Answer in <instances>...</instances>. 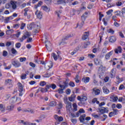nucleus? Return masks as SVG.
<instances>
[{
    "label": "nucleus",
    "instance_id": "62",
    "mask_svg": "<svg viewBox=\"0 0 125 125\" xmlns=\"http://www.w3.org/2000/svg\"><path fill=\"white\" fill-rule=\"evenodd\" d=\"M113 116H115L114 114V112H113V111L110 112L109 114V117H110V118H112Z\"/></svg>",
    "mask_w": 125,
    "mask_h": 125
},
{
    "label": "nucleus",
    "instance_id": "2",
    "mask_svg": "<svg viewBox=\"0 0 125 125\" xmlns=\"http://www.w3.org/2000/svg\"><path fill=\"white\" fill-rule=\"evenodd\" d=\"M44 42L47 50H48V51H50L51 50V47H52V44H51L50 42L47 40H46Z\"/></svg>",
    "mask_w": 125,
    "mask_h": 125
},
{
    "label": "nucleus",
    "instance_id": "15",
    "mask_svg": "<svg viewBox=\"0 0 125 125\" xmlns=\"http://www.w3.org/2000/svg\"><path fill=\"white\" fill-rule=\"evenodd\" d=\"M115 76H116V71H115V69L113 68L111 70L110 77L111 79H113V78H115Z\"/></svg>",
    "mask_w": 125,
    "mask_h": 125
},
{
    "label": "nucleus",
    "instance_id": "38",
    "mask_svg": "<svg viewBox=\"0 0 125 125\" xmlns=\"http://www.w3.org/2000/svg\"><path fill=\"white\" fill-rule=\"evenodd\" d=\"M39 58V57L37 56L36 59H35V63H37L38 64H41V61L40 60H38V59Z\"/></svg>",
    "mask_w": 125,
    "mask_h": 125
},
{
    "label": "nucleus",
    "instance_id": "60",
    "mask_svg": "<svg viewBox=\"0 0 125 125\" xmlns=\"http://www.w3.org/2000/svg\"><path fill=\"white\" fill-rule=\"evenodd\" d=\"M111 12H113L112 9L109 10L107 12H106V14H107V15H110Z\"/></svg>",
    "mask_w": 125,
    "mask_h": 125
},
{
    "label": "nucleus",
    "instance_id": "31",
    "mask_svg": "<svg viewBox=\"0 0 125 125\" xmlns=\"http://www.w3.org/2000/svg\"><path fill=\"white\" fill-rule=\"evenodd\" d=\"M25 39H27V36H25L24 35H23L22 38H20V41L21 42H23V41H24V40H25Z\"/></svg>",
    "mask_w": 125,
    "mask_h": 125
},
{
    "label": "nucleus",
    "instance_id": "46",
    "mask_svg": "<svg viewBox=\"0 0 125 125\" xmlns=\"http://www.w3.org/2000/svg\"><path fill=\"white\" fill-rule=\"evenodd\" d=\"M69 85H70V86H71V87H74V86H75V83L73 82H70L69 83Z\"/></svg>",
    "mask_w": 125,
    "mask_h": 125
},
{
    "label": "nucleus",
    "instance_id": "58",
    "mask_svg": "<svg viewBox=\"0 0 125 125\" xmlns=\"http://www.w3.org/2000/svg\"><path fill=\"white\" fill-rule=\"evenodd\" d=\"M125 88V86H124V84H121L119 88V90H122V89H124Z\"/></svg>",
    "mask_w": 125,
    "mask_h": 125
},
{
    "label": "nucleus",
    "instance_id": "5",
    "mask_svg": "<svg viewBox=\"0 0 125 125\" xmlns=\"http://www.w3.org/2000/svg\"><path fill=\"white\" fill-rule=\"evenodd\" d=\"M59 86L61 87V88H59L58 89V93H59V94H62L64 92L63 90H64V89H65L66 88L64 85L61 84H60Z\"/></svg>",
    "mask_w": 125,
    "mask_h": 125
},
{
    "label": "nucleus",
    "instance_id": "1",
    "mask_svg": "<svg viewBox=\"0 0 125 125\" xmlns=\"http://www.w3.org/2000/svg\"><path fill=\"white\" fill-rule=\"evenodd\" d=\"M56 87L57 86L55 84H48L46 85L45 88L40 87V89L42 93H44L45 92H47V91H48V89H49L50 88H52V89H55Z\"/></svg>",
    "mask_w": 125,
    "mask_h": 125
},
{
    "label": "nucleus",
    "instance_id": "12",
    "mask_svg": "<svg viewBox=\"0 0 125 125\" xmlns=\"http://www.w3.org/2000/svg\"><path fill=\"white\" fill-rule=\"evenodd\" d=\"M108 41L109 42H115L117 41V38L115 36H111L109 37Z\"/></svg>",
    "mask_w": 125,
    "mask_h": 125
},
{
    "label": "nucleus",
    "instance_id": "29",
    "mask_svg": "<svg viewBox=\"0 0 125 125\" xmlns=\"http://www.w3.org/2000/svg\"><path fill=\"white\" fill-rule=\"evenodd\" d=\"M89 80H90L89 77H86L84 79H83L82 81L83 82L85 83H88L89 82Z\"/></svg>",
    "mask_w": 125,
    "mask_h": 125
},
{
    "label": "nucleus",
    "instance_id": "63",
    "mask_svg": "<svg viewBox=\"0 0 125 125\" xmlns=\"http://www.w3.org/2000/svg\"><path fill=\"white\" fill-rule=\"evenodd\" d=\"M118 100V97H114L113 98L112 101L113 102H116Z\"/></svg>",
    "mask_w": 125,
    "mask_h": 125
},
{
    "label": "nucleus",
    "instance_id": "53",
    "mask_svg": "<svg viewBox=\"0 0 125 125\" xmlns=\"http://www.w3.org/2000/svg\"><path fill=\"white\" fill-rule=\"evenodd\" d=\"M9 21H10V20L8 17L5 18L4 23H7L8 22H9Z\"/></svg>",
    "mask_w": 125,
    "mask_h": 125
},
{
    "label": "nucleus",
    "instance_id": "3",
    "mask_svg": "<svg viewBox=\"0 0 125 125\" xmlns=\"http://www.w3.org/2000/svg\"><path fill=\"white\" fill-rule=\"evenodd\" d=\"M60 52H57V55H56L55 53H53V57L54 59V60H55V61H56V60H57V59H60V60H62V58H61V57L60 56Z\"/></svg>",
    "mask_w": 125,
    "mask_h": 125
},
{
    "label": "nucleus",
    "instance_id": "64",
    "mask_svg": "<svg viewBox=\"0 0 125 125\" xmlns=\"http://www.w3.org/2000/svg\"><path fill=\"white\" fill-rule=\"evenodd\" d=\"M124 13H125V7L122 8V17H125V15H124Z\"/></svg>",
    "mask_w": 125,
    "mask_h": 125
},
{
    "label": "nucleus",
    "instance_id": "54",
    "mask_svg": "<svg viewBox=\"0 0 125 125\" xmlns=\"http://www.w3.org/2000/svg\"><path fill=\"white\" fill-rule=\"evenodd\" d=\"M33 42V38H29L27 40V42Z\"/></svg>",
    "mask_w": 125,
    "mask_h": 125
},
{
    "label": "nucleus",
    "instance_id": "37",
    "mask_svg": "<svg viewBox=\"0 0 125 125\" xmlns=\"http://www.w3.org/2000/svg\"><path fill=\"white\" fill-rule=\"evenodd\" d=\"M63 84L65 88L68 86V85L69 84V83L68 82V79H66V81L63 82Z\"/></svg>",
    "mask_w": 125,
    "mask_h": 125
},
{
    "label": "nucleus",
    "instance_id": "52",
    "mask_svg": "<svg viewBox=\"0 0 125 125\" xmlns=\"http://www.w3.org/2000/svg\"><path fill=\"white\" fill-rule=\"evenodd\" d=\"M29 65H30V66H31V67H32L33 68H35V67H36V64H35L32 62H30L29 63Z\"/></svg>",
    "mask_w": 125,
    "mask_h": 125
},
{
    "label": "nucleus",
    "instance_id": "33",
    "mask_svg": "<svg viewBox=\"0 0 125 125\" xmlns=\"http://www.w3.org/2000/svg\"><path fill=\"white\" fill-rule=\"evenodd\" d=\"M11 82H12L11 79H7L5 80V83L6 84H8V83H11Z\"/></svg>",
    "mask_w": 125,
    "mask_h": 125
},
{
    "label": "nucleus",
    "instance_id": "55",
    "mask_svg": "<svg viewBox=\"0 0 125 125\" xmlns=\"http://www.w3.org/2000/svg\"><path fill=\"white\" fill-rule=\"evenodd\" d=\"M63 107V104H62V103H60L59 104V107H58V109L59 110H60V109H62V107Z\"/></svg>",
    "mask_w": 125,
    "mask_h": 125
},
{
    "label": "nucleus",
    "instance_id": "28",
    "mask_svg": "<svg viewBox=\"0 0 125 125\" xmlns=\"http://www.w3.org/2000/svg\"><path fill=\"white\" fill-rule=\"evenodd\" d=\"M42 1H40L37 5H35V7L36 9H37L38 7H39V6H42Z\"/></svg>",
    "mask_w": 125,
    "mask_h": 125
},
{
    "label": "nucleus",
    "instance_id": "9",
    "mask_svg": "<svg viewBox=\"0 0 125 125\" xmlns=\"http://www.w3.org/2000/svg\"><path fill=\"white\" fill-rule=\"evenodd\" d=\"M88 36H89V32H85L84 35L82 36V40L85 41L88 38Z\"/></svg>",
    "mask_w": 125,
    "mask_h": 125
},
{
    "label": "nucleus",
    "instance_id": "61",
    "mask_svg": "<svg viewBox=\"0 0 125 125\" xmlns=\"http://www.w3.org/2000/svg\"><path fill=\"white\" fill-rule=\"evenodd\" d=\"M79 113H85V111H84V110H83V108H81L79 110Z\"/></svg>",
    "mask_w": 125,
    "mask_h": 125
},
{
    "label": "nucleus",
    "instance_id": "7",
    "mask_svg": "<svg viewBox=\"0 0 125 125\" xmlns=\"http://www.w3.org/2000/svg\"><path fill=\"white\" fill-rule=\"evenodd\" d=\"M99 110L100 111V113H101V114H105V113H108V110H107V108L102 107L101 108H99Z\"/></svg>",
    "mask_w": 125,
    "mask_h": 125
},
{
    "label": "nucleus",
    "instance_id": "13",
    "mask_svg": "<svg viewBox=\"0 0 125 125\" xmlns=\"http://www.w3.org/2000/svg\"><path fill=\"white\" fill-rule=\"evenodd\" d=\"M29 28H30V30H32V29L34 28H40L39 25L38 24H35V23L32 22L29 25Z\"/></svg>",
    "mask_w": 125,
    "mask_h": 125
},
{
    "label": "nucleus",
    "instance_id": "22",
    "mask_svg": "<svg viewBox=\"0 0 125 125\" xmlns=\"http://www.w3.org/2000/svg\"><path fill=\"white\" fill-rule=\"evenodd\" d=\"M42 9L44 10V11H46V12H49V8L47 7V6H42Z\"/></svg>",
    "mask_w": 125,
    "mask_h": 125
},
{
    "label": "nucleus",
    "instance_id": "34",
    "mask_svg": "<svg viewBox=\"0 0 125 125\" xmlns=\"http://www.w3.org/2000/svg\"><path fill=\"white\" fill-rule=\"evenodd\" d=\"M113 113H114V116L116 115H118V112H119V110H118L117 109H113Z\"/></svg>",
    "mask_w": 125,
    "mask_h": 125
},
{
    "label": "nucleus",
    "instance_id": "35",
    "mask_svg": "<svg viewBox=\"0 0 125 125\" xmlns=\"http://www.w3.org/2000/svg\"><path fill=\"white\" fill-rule=\"evenodd\" d=\"M86 18V16L84 15V14H83L81 17V20L82 21H85V19Z\"/></svg>",
    "mask_w": 125,
    "mask_h": 125
},
{
    "label": "nucleus",
    "instance_id": "45",
    "mask_svg": "<svg viewBox=\"0 0 125 125\" xmlns=\"http://www.w3.org/2000/svg\"><path fill=\"white\" fill-rule=\"evenodd\" d=\"M26 58L23 57V58H20V62H25L26 61Z\"/></svg>",
    "mask_w": 125,
    "mask_h": 125
},
{
    "label": "nucleus",
    "instance_id": "10",
    "mask_svg": "<svg viewBox=\"0 0 125 125\" xmlns=\"http://www.w3.org/2000/svg\"><path fill=\"white\" fill-rule=\"evenodd\" d=\"M74 37V34H70L66 35L63 39H62V42H65V41H67V40H69L70 38H73Z\"/></svg>",
    "mask_w": 125,
    "mask_h": 125
},
{
    "label": "nucleus",
    "instance_id": "4",
    "mask_svg": "<svg viewBox=\"0 0 125 125\" xmlns=\"http://www.w3.org/2000/svg\"><path fill=\"white\" fill-rule=\"evenodd\" d=\"M12 64L16 68H18L21 66V63L18 61H13L12 62Z\"/></svg>",
    "mask_w": 125,
    "mask_h": 125
},
{
    "label": "nucleus",
    "instance_id": "18",
    "mask_svg": "<svg viewBox=\"0 0 125 125\" xmlns=\"http://www.w3.org/2000/svg\"><path fill=\"white\" fill-rule=\"evenodd\" d=\"M113 51H111L109 52H108L107 54H106L105 55V58L107 60V59H109L110 58V57L111 56V55H112V54H113Z\"/></svg>",
    "mask_w": 125,
    "mask_h": 125
},
{
    "label": "nucleus",
    "instance_id": "32",
    "mask_svg": "<svg viewBox=\"0 0 125 125\" xmlns=\"http://www.w3.org/2000/svg\"><path fill=\"white\" fill-rule=\"evenodd\" d=\"M40 85H41V86H44V85L46 86V82L44 81H41L40 83Z\"/></svg>",
    "mask_w": 125,
    "mask_h": 125
},
{
    "label": "nucleus",
    "instance_id": "50",
    "mask_svg": "<svg viewBox=\"0 0 125 125\" xmlns=\"http://www.w3.org/2000/svg\"><path fill=\"white\" fill-rule=\"evenodd\" d=\"M57 1L58 4H62V3H64V2H63V0H57Z\"/></svg>",
    "mask_w": 125,
    "mask_h": 125
},
{
    "label": "nucleus",
    "instance_id": "20",
    "mask_svg": "<svg viewBox=\"0 0 125 125\" xmlns=\"http://www.w3.org/2000/svg\"><path fill=\"white\" fill-rule=\"evenodd\" d=\"M93 91L94 92H95V95H98L100 94V90H99L98 89H96L95 90V88H93Z\"/></svg>",
    "mask_w": 125,
    "mask_h": 125
},
{
    "label": "nucleus",
    "instance_id": "25",
    "mask_svg": "<svg viewBox=\"0 0 125 125\" xmlns=\"http://www.w3.org/2000/svg\"><path fill=\"white\" fill-rule=\"evenodd\" d=\"M11 52H12V54H14V55H16L17 53H18V52L14 48H12L11 50Z\"/></svg>",
    "mask_w": 125,
    "mask_h": 125
},
{
    "label": "nucleus",
    "instance_id": "51",
    "mask_svg": "<svg viewBox=\"0 0 125 125\" xmlns=\"http://www.w3.org/2000/svg\"><path fill=\"white\" fill-rule=\"evenodd\" d=\"M65 93L66 94L69 95L71 93V89L68 88L66 90Z\"/></svg>",
    "mask_w": 125,
    "mask_h": 125
},
{
    "label": "nucleus",
    "instance_id": "57",
    "mask_svg": "<svg viewBox=\"0 0 125 125\" xmlns=\"http://www.w3.org/2000/svg\"><path fill=\"white\" fill-rule=\"evenodd\" d=\"M68 99L70 102H73V101H74L75 100V99H73V97H71V96L68 97Z\"/></svg>",
    "mask_w": 125,
    "mask_h": 125
},
{
    "label": "nucleus",
    "instance_id": "27",
    "mask_svg": "<svg viewBox=\"0 0 125 125\" xmlns=\"http://www.w3.org/2000/svg\"><path fill=\"white\" fill-rule=\"evenodd\" d=\"M24 35L25 36V37H27V38H29V37H31V36H32V33H31V32L26 31L24 33Z\"/></svg>",
    "mask_w": 125,
    "mask_h": 125
},
{
    "label": "nucleus",
    "instance_id": "30",
    "mask_svg": "<svg viewBox=\"0 0 125 125\" xmlns=\"http://www.w3.org/2000/svg\"><path fill=\"white\" fill-rule=\"evenodd\" d=\"M14 32V30H13V29H10L6 31V35H10V34H12Z\"/></svg>",
    "mask_w": 125,
    "mask_h": 125
},
{
    "label": "nucleus",
    "instance_id": "44",
    "mask_svg": "<svg viewBox=\"0 0 125 125\" xmlns=\"http://www.w3.org/2000/svg\"><path fill=\"white\" fill-rule=\"evenodd\" d=\"M63 101L65 104H67V103H68L70 102H68V98L67 97H65L64 98Z\"/></svg>",
    "mask_w": 125,
    "mask_h": 125
},
{
    "label": "nucleus",
    "instance_id": "48",
    "mask_svg": "<svg viewBox=\"0 0 125 125\" xmlns=\"http://www.w3.org/2000/svg\"><path fill=\"white\" fill-rule=\"evenodd\" d=\"M56 105V103H55V102H52L50 104V105L51 107H53V106H55Z\"/></svg>",
    "mask_w": 125,
    "mask_h": 125
},
{
    "label": "nucleus",
    "instance_id": "6",
    "mask_svg": "<svg viewBox=\"0 0 125 125\" xmlns=\"http://www.w3.org/2000/svg\"><path fill=\"white\" fill-rule=\"evenodd\" d=\"M54 119L56 120V121H58V122H62L63 120V118L62 116H59L58 115L55 114L54 115Z\"/></svg>",
    "mask_w": 125,
    "mask_h": 125
},
{
    "label": "nucleus",
    "instance_id": "24",
    "mask_svg": "<svg viewBox=\"0 0 125 125\" xmlns=\"http://www.w3.org/2000/svg\"><path fill=\"white\" fill-rule=\"evenodd\" d=\"M72 106L73 107V111L74 112H76L77 111H78V105H77V104L74 103L73 104Z\"/></svg>",
    "mask_w": 125,
    "mask_h": 125
},
{
    "label": "nucleus",
    "instance_id": "8",
    "mask_svg": "<svg viewBox=\"0 0 125 125\" xmlns=\"http://www.w3.org/2000/svg\"><path fill=\"white\" fill-rule=\"evenodd\" d=\"M35 14L39 19H42V13L41 11L39 12V10L36 11Z\"/></svg>",
    "mask_w": 125,
    "mask_h": 125
},
{
    "label": "nucleus",
    "instance_id": "59",
    "mask_svg": "<svg viewBox=\"0 0 125 125\" xmlns=\"http://www.w3.org/2000/svg\"><path fill=\"white\" fill-rule=\"evenodd\" d=\"M13 28H15V29H18V28H19V24H14Z\"/></svg>",
    "mask_w": 125,
    "mask_h": 125
},
{
    "label": "nucleus",
    "instance_id": "43",
    "mask_svg": "<svg viewBox=\"0 0 125 125\" xmlns=\"http://www.w3.org/2000/svg\"><path fill=\"white\" fill-rule=\"evenodd\" d=\"M94 62L96 65H99V61L98 60V59H94Z\"/></svg>",
    "mask_w": 125,
    "mask_h": 125
},
{
    "label": "nucleus",
    "instance_id": "40",
    "mask_svg": "<svg viewBox=\"0 0 125 125\" xmlns=\"http://www.w3.org/2000/svg\"><path fill=\"white\" fill-rule=\"evenodd\" d=\"M11 44H12V43L11 42H6V46H7V47L10 46Z\"/></svg>",
    "mask_w": 125,
    "mask_h": 125
},
{
    "label": "nucleus",
    "instance_id": "14",
    "mask_svg": "<svg viewBox=\"0 0 125 125\" xmlns=\"http://www.w3.org/2000/svg\"><path fill=\"white\" fill-rule=\"evenodd\" d=\"M122 50L123 49H122V47H121V46H118L117 48H116L114 50V51L116 54H119V53H122Z\"/></svg>",
    "mask_w": 125,
    "mask_h": 125
},
{
    "label": "nucleus",
    "instance_id": "39",
    "mask_svg": "<svg viewBox=\"0 0 125 125\" xmlns=\"http://www.w3.org/2000/svg\"><path fill=\"white\" fill-rule=\"evenodd\" d=\"M27 75L26 74H22L21 77V80H25Z\"/></svg>",
    "mask_w": 125,
    "mask_h": 125
},
{
    "label": "nucleus",
    "instance_id": "47",
    "mask_svg": "<svg viewBox=\"0 0 125 125\" xmlns=\"http://www.w3.org/2000/svg\"><path fill=\"white\" fill-rule=\"evenodd\" d=\"M108 33L112 34V35H114V33H115V31H114V30H113V29L110 28L109 29Z\"/></svg>",
    "mask_w": 125,
    "mask_h": 125
},
{
    "label": "nucleus",
    "instance_id": "49",
    "mask_svg": "<svg viewBox=\"0 0 125 125\" xmlns=\"http://www.w3.org/2000/svg\"><path fill=\"white\" fill-rule=\"evenodd\" d=\"M25 26H26V23H21V30H24V28L25 27Z\"/></svg>",
    "mask_w": 125,
    "mask_h": 125
},
{
    "label": "nucleus",
    "instance_id": "21",
    "mask_svg": "<svg viewBox=\"0 0 125 125\" xmlns=\"http://www.w3.org/2000/svg\"><path fill=\"white\" fill-rule=\"evenodd\" d=\"M11 4L12 5V7L13 9H15L17 7L16 3L14 1H11L10 2Z\"/></svg>",
    "mask_w": 125,
    "mask_h": 125
},
{
    "label": "nucleus",
    "instance_id": "16",
    "mask_svg": "<svg viewBox=\"0 0 125 125\" xmlns=\"http://www.w3.org/2000/svg\"><path fill=\"white\" fill-rule=\"evenodd\" d=\"M0 111L1 113L5 112V105L2 104H0Z\"/></svg>",
    "mask_w": 125,
    "mask_h": 125
},
{
    "label": "nucleus",
    "instance_id": "23",
    "mask_svg": "<svg viewBox=\"0 0 125 125\" xmlns=\"http://www.w3.org/2000/svg\"><path fill=\"white\" fill-rule=\"evenodd\" d=\"M66 104H67L66 106V109H67V110H70V109L72 108V103L71 102L67 103Z\"/></svg>",
    "mask_w": 125,
    "mask_h": 125
},
{
    "label": "nucleus",
    "instance_id": "42",
    "mask_svg": "<svg viewBox=\"0 0 125 125\" xmlns=\"http://www.w3.org/2000/svg\"><path fill=\"white\" fill-rule=\"evenodd\" d=\"M88 57H89L91 59H92L94 57H95V55L92 54H88Z\"/></svg>",
    "mask_w": 125,
    "mask_h": 125
},
{
    "label": "nucleus",
    "instance_id": "19",
    "mask_svg": "<svg viewBox=\"0 0 125 125\" xmlns=\"http://www.w3.org/2000/svg\"><path fill=\"white\" fill-rule=\"evenodd\" d=\"M103 92L105 94H108V93H109V92H110V91L109 90V89H108L107 88V87L106 86H104L103 87Z\"/></svg>",
    "mask_w": 125,
    "mask_h": 125
},
{
    "label": "nucleus",
    "instance_id": "26",
    "mask_svg": "<svg viewBox=\"0 0 125 125\" xmlns=\"http://www.w3.org/2000/svg\"><path fill=\"white\" fill-rule=\"evenodd\" d=\"M24 112H28L29 113H31V114H34L35 113V110L32 109H29V110L25 109L23 110Z\"/></svg>",
    "mask_w": 125,
    "mask_h": 125
},
{
    "label": "nucleus",
    "instance_id": "11",
    "mask_svg": "<svg viewBox=\"0 0 125 125\" xmlns=\"http://www.w3.org/2000/svg\"><path fill=\"white\" fill-rule=\"evenodd\" d=\"M15 106L13 104L11 105H9L7 106L6 110L8 111V112H11V111H13L14 110V107Z\"/></svg>",
    "mask_w": 125,
    "mask_h": 125
},
{
    "label": "nucleus",
    "instance_id": "56",
    "mask_svg": "<svg viewBox=\"0 0 125 125\" xmlns=\"http://www.w3.org/2000/svg\"><path fill=\"white\" fill-rule=\"evenodd\" d=\"M71 121L73 124H77V119H72Z\"/></svg>",
    "mask_w": 125,
    "mask_h": 125
},
{
    "label": "nucleus",
    "instance_id": "36",
    "mask_svg": "<svg viewBox=\"0 0 125 125\" xmlns=\"http://www.w3.org/2000/svg\"><path fill=\"white\" fill-rule=\"evenodd\" d=\"M15 47H16V48H19L20 47H21V43L18 42L16 43Z\"/></svg>",
    "mask_w": 125,
    "mask_h": 125
},
{
    "label": "nucleus",
    "instance_id": "41",
    "mask_svg": "<svg viewBox=\"0 0 125 125\" xmlns=\"http://www.w3.org/2000/svg\"><path fill=\"white\" fill-rule=\"evenodd\" d=\"M8 54V53H7V51H3L2 55L4 57H6L7 56V55Z\"/></svg>",
    "mask_w": 125,
    "mask_h": 125
},
{
    "label": "nucleus",
    "instance_id": "17",
    "mask_svg": "<svg viewBox=\"0 0 125 125\" xmlns=\"http://www.w3.org/2000/svg\"><path fill=\"white\" fill-rule=\"evenodd\" d=\"M18 86H19V91L20 92H22V91H23V85L21 83H19Z\"/></svg>",
    "mask_w": 125,
    "mask_h": 125
}]
</instances>
